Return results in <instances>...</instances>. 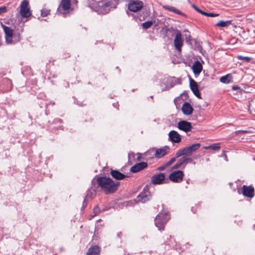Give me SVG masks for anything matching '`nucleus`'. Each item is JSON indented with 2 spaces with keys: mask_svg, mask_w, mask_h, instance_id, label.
<instances>
[{
  "mask_svg": "<svg viewBox=\"0 0 255 255\" xmlns=\"http://www.w3.org/2000/svg\"><path fill=\"white\" fill-rule=\"evenodd\" d=\"M176 160L175 157L172 158L169 161L165 163V166H168L173 163Z\"/></svg>",
  "mask_w": 255,
  "mask_h": 255,
  "instance_id": "nucleus-33",
  "label": "nucleus"
},
{
  "mask_svg": "<svg viewBox=\"0 0 255 255\" xmlns=\"http://www.w3.org/2000/svg\"><path fill=\"white\" fill-rule=\"evenodd\" d=\"M219 15V13H215L213 12H209V16L210 17H216Z\"/></svg>",
  "mask_w": 255,
  "mask_h": 255,
  "instance_id": "nucleus-37",
  "label": "nucleus"
},
{
  "mask_svg": "<svg viewBox=\"0 0 255 255\" xmlns=\"http://www.w3.org/2000/svg\"><path fill=\"white\" fill-rule=\"evenodd\" d=\"M197 11L199 12V11L200 10V9H199L197 6V7H195V9Z\"/></svg>",
  "mask_w": 255,
  "mask_h": 255,
  "instance_id": "nucleus-46",
  "label": "nucleus"
},
{
  "mask_svg": "<svg viewBox=\"0 0 255 255\" xmlns=\"http://www.w3.org/2000/svg\"><path fill=\"white\" fill-rule=\"evenodd\" d=\"M2 28L5 35V41L7 44L14 43L20 41V32H22L23 29L20 30V32L16 33L13 32L11 28L7 26L2 25Z\"/></svg>",
  "mask_w": 255,
  "mask_h": 255,
  "instance_id": "nucleus-3",
  "label": "nucleus"
},
{
  "mask_svg": "<svg viewBox=\"0 0 255 255\" xmlns=\"http://www.w3.org/2000/svg\"><path fill=\"white\" fill-rule=\"evenodd\" d=\"M192 7H193L194 9H195V7H197V6H196L195 4H193V5H192Z\"/></svg>",
  "mask_w": 255,
  "mask_h": 255,
  "instance_id": "nucleus-48",
  "label": "nucleus"
},
{
  "mask_svg": "<svg viewBox=\"0 0 255 255\" xmlns=\"http://www.w3.org/2000/svg\"><path fill=\"white\" fill-rule=\"evenodd\" d=\"M87 204V202L86 201V199L85 198L84 201V202H83V207L86 206Z\"/></svg>",
  "mask_w": 255,
  "mask_h": 255,
  "instance_id": "nucleus-41",
  "label": "nucleus"
},
{
  "mask_svg": "<svg viewBox=\"0 0 255 255\" xmlns=\"http://www.w3.org/2000/svg\"><path fill=\"white\" fill-rule=\"evenodd\" d=\"M211 149L214 150H217L220 148V143H214L210 145Z\"/></svg>",
  "mask_w": 255,
  "mask_h": 255,
  "instance_id": "nucleus-30",
  "label": "nucleus"
},
{
  "mask_svg": "<svg viewBox=\"0 0 255 255\" xmlns=\"http://www.w3.org/2000/svg\"><path fill=\"white\" fill-rule=\"evenodd\" d=\"M183 155H186V153L185 152L184 148L183 149L178 150L176 154H175V157L177 159V158H179L180 156H183Z\"/></svg>",
  "mask_w": 255,
  "mask_h": 255,
  "instance_id": "nucleus-27",
  "label": "nucleus"
},
{
  "mask_svg": "<svg viewBox=\"0 0 255 255\" xmlns=\"http://www.w3.org/2000/svg\"><path fill=\"white\" fill-rule=\"evenodd\" d=\"M184 176L183 171L181 170L174 171L170 173L169 179L173 182H181Z\"/></svg>",
  "mask_w": 255,
  "mask_h": 255,
  "instance_id": "nucleus-7",
  "label": "nucleus"
},
{
  "mask_svg": "<svg viewBox=\"0 0 255 255\" xmlns=\"http://www.w3.org/2000/svg\"><path fill=\"white\" fill-rule=\"evenodd\" d=\"M50 11V10L44 8L41 10V15L42 16H46L49 14Z\"/></svg>",
  "mask_w": 255,
  "mask_h": 255,
  "instance_id": "nucleus-29",
  "label": "nucleus"
},
{
  "mask_svg": "<svg viewBox=\"0 0 255 255\" xmlns=\"http://www.w3.org/2000/svg\"><path fill=\"white\" fill-rule=\"evenodd\" d=\"M116 68L117 69V70H119V67H117Z\"/></svg>",
  "mask_w": 255,
  "mask_h": 255,
  "instance_id": "nucleus-51",
  "label": "nucleus"
},
{
  "mask_svg": "<svg viewBox=\"0 0 255 255\" xmlns=\"http://www.w3.org/2000/svg\"><path fill=\"white\" fill-rule=\"evenodd\" d=\"M233 20H227L224 21L223 20H220L218 23H216V26L219 27H226L228 26L229 25L232 24Z\"/></svg>",
  "mask_w": 255,
  "mask_h": 255,
  "instance_id": "nucleus-25",
  "label": "nucleus"
},
{
  "mask_svg": "<svg viewBox=\"0 0 255 255\" xmlns=\"http://www.w3.org/2000/svg\"><path fill=\"white\" fill-rule=\"evenodd\" d=\"M111 174L113 178H115L117 180L123 179L127 176L125 174L122 173L118 170H112L111 171Z\"/></svg>",
  "mask_w": 255,
  "mask_h": 255,
  "instance_id": "nucleus-21",
  "label": "nucleus"
},
{
  "mask_svg": "<svg viewBox=\"0 0 255 255\" xmlns=\"http://www.w3.org/2000/svg\"><path fill=\"white\" fill-rule=\"evenodd\" d=\"M165 173H160L154 174L151 177V180L153 184H161L164 182Z\"/></svg>",
  "mask_w": 255,
  "mask_h": 255,
  "instance_id": "nucleus-10",
  "label": "nucleus"
},
{
  "mask_svg": "<svg viewBox=\"0 0 255 255\" xmlns=\"http://www.w3.org/2000/svg\"><path fill=\"white\" fill-rule=\"evenodd\" d=\"M147 166V163L145 162H141L135 164L130 168V171L133 173H136L141 171Z\"/></svg>",
  "mask_w": 255,
  "mask_h": 255,
  "instance_id": "nucleus-16",
  "label": "nucleus"
},
{
  "mask_svg": "<svg viewBox=\"0 0 255 255\" xmlns=\"http://www.w3.org/2000/svg\"><path fill=\"white\" fill-rule=\"evenodd\" d=\"M100 253V249L98 247L94 246L90 248L86 255H99Z\"/></svg>",
  "mask_w": 255,
  "mask_h": 255,
  "instance_id": "nucleus-23",
  "label": "nucleus"
},
{
  "mask_svg": "<svg viewBox=\"0 0 255 255\" xmlns=\"http://www.w3.org/2000/svg\"><path fill=\"white\" fill-rule=\"evenodd\" d=\"M19 13L22 17L27 18L31 16L29 1L28 0H23L19 6Z\"/></svg>",
  "mask_w": 255,
  "mask_h": 255,
  "instance_id": "nucleus-5",
  "label": "nucleus"
},
{
  "mask_svg": "<svg viewBox=\"0 0 255 255\" xmlns=\"http://www.w3.org/2000/svg\"><path fill=\"white\" fill-rule=\"evenodd\" d=\"M137 160H140V154L139 153H137Z\"/></svg>",
  "mask_w": 255,
  "mask_h": 255,
  "instance_id": "nucleus-42",
  "label": "nucleus"
},
{
  "mask_svg": "<svg viewBox=\"0 0 255 255\" xmlns=\"http://www.w3.org/2000/svg\"><path fill=\"white\" fill-rule=\"evenodd\" d=\"M201 146L199 143H194L191 145L184 147L186 156H191L192 154L197 150Z\"/></svg>",
  "mask_w": 255,
  "mask_h": 255,
  "instance_id": "nucleus-15",
  "label": "nucleus"
},
{
  "mask_svg": "<svg viewBox=\"0 0 255 255\" xmlns=\"http://www.w3.org/2000/svg\"><path fill=\"white\" fill-rule=\"evenodd\" d=\"M226 155V154H225V151H223V156H225Z\"/></svg>",
  "mask_w": 255,
  "mask_h": 255,
  "instance_id": "nucleus-47",
  "label": "nucleus"
},
{
  "mask_svg": "<svg viewBox=\"0 0 255 255\" xmlns=\"http://www.w3.org/2000/svg\"><path fill=\"white\" fill-rule=\"evenodd\" d=\"M232 89L234 90H237L240 89V87L238 86H234L232 87Z\"/></svg>",
  "mask_w": 255,
  "mask_h": 255,
  "instance_id": "nucleus-40",
  "label": "nucleus"
},
{
  "mask_svg": "<svg viewBox=\"0 0 255 255\" xmlns=\"http://www.w3.org/2000/svg\"><path fill=\"white\" fill-rule=\"evenodd\" d=\"M174 44L176 49L179 52H181L183 44V40L182 38L181 32L178 30L177 31V33L174 39Z\"/></svg>",
  "mask_w": 255,
  "mask_h": 255,
  "instance_id": "nucleus-8",
  "label": "nucleus"
},
{
  "mask_svg": "<svg viewBox=\"0 0 255 255\" xmlns=\"http://www.w3.org/2000/svg\"><path fill=\"white\" fill-rule=\"evenodd\" d=\"M71 0H62L58 8L57 12L63 13V11H67L71 7Z\"/></svg>",
  "mask_w": 255,
  "mask_h": 255,
  "instance_id": "nucleus-9",
  "label": "nucleus"
},
{
  "mask_svg": "<svg viewBox=\"0 0 255 255\" xmlns=\"http://www.w3.org/2000/svg\"><path fill=\"white\" fill-rule=\"evenodd\" d=\"M186 164L185 163V159L184 156H183L181 159H179L177 162L173 166V169H177L178 168H180L182 167L184 168Z\"/></svg>",
  "mask_w": 255,
  "mask_h": 255,
  "instance_id": "nucleus-24",
  "label": "nucleus"
},
{
  "mask_svg": "<svg viewBox=\"0 0 255 255\" xmlns=\"http://www.w3.org/2000/svg\"><path fill=\"white\" fill-rule=\"evenodd\" d=\"M170 217L167 212L159 213L155 218V225L160 231H163L164 225Z\"/></svg>",
  "mask_w": 255,
  "mask_h": 255,
  "instance_id": "nucleus-4",
  "label": "nucleus"
},
{
  "mask_svg": "<svg viewBox=\"0 0 255 255\" xmlns=\"http://www.w3.org/2000/svg\"><path fill=\"white\" fill-rule=\"evenodd\" d=\"M118 2L116 0H104L88 6L99 14H105L117 7Z\"/></svg>",
  "mask_w": 255,
  "mask_h": 255,
  "instance_id": "nucleus-1",
  "label": "nucleus"
},
{
  "mask_svg": "<svg viewBox=\"0 0 255 255\" xmlns=\"http://www.w3.org/2000/svg\"><path fill=\"white\" fill-rule=\"evenodd\" d=\"M166 167H167V166H165V164L164 165L159 167L158 168V170L159 171L163 170Z\"/></svg>",
  "mask_w": 255,
  "mask_h": 255,
  "instance_id": "nucleus-39",
  "label": "nucleus"
},
{
  "mask_svg": "<svg viewBox=\"0 0 255 255\" xmlns=\"http://www.w3.org/2000/svg\"><path fill=\"white\" fill-rule=\"evenodd\" d=\"M98 185L106 194L115 192L119 185V182H114L111 178L105 176L98 177L97 179Z\"/></svg>",
  "mask_w": 255,
  "mask_h": 255,
  "instance_id": "nucleus-2",
  "label": "nucleus"
},
{
  "mask_svg": "<svg viewBox=\"0 0 255 255\" xmlns=\"http://www.w3.org/2000/svg\"><path fill=\"white\" fill-rule=\"evenodd\" d=\"M202 69V65L198 60L196 61L192 66V70L193 73L196 75H198L201 72Z\"/></svg>",
  "mask_w": 255,
  "mask_h": 255,
  "instance_id": "nucleus-19",
  "label": "nucleus"
},
{
  "mask_svg": "<svg viewBox=\"0 0 255 255\" xmlns=\"http://www.w3.org/2000/svg\"><path fill=\"white\" fill-rule=\"evenodd\" d=\"M93 212L95 214L94 216L98 215L100 212V209H99V207L98 206L95 207L93 210Z\"/></svg>",
  "mask_w": 255,
  "mask_h": 255,
  "instance_id": "nucleus-35",
  "label": "nucleus"
},
{
  "mask_svg": "<svg viewBox=\"0 0 255 255\" xmlns=\"http://www.w3.org/2000/svg\"><path fill=\"white\" fill-rule=\"evenodd\" d=\"M184 159H185L186 164H187L188 163H191L193 161L192 158L187 157V156H186V155L184 156Z\"/></svg>",
  "mask_w": 255,
  "mask_h": 255,
  "instance_id": "nucleus-34",
  "label": "nucleus"
},
{
  "mask_svg": "<svg viewBox=\"0 0 255 255\" xmlns=\"http://www.w3.org/2000/svg\"><path fill=\"white\" fill-rule=\"evenodd\" d=\"M178 128L186 132L191 130L192 128L191 124L186 121H181L178 123Z\"/></svg>",
  "mask_w": 255,
  "mask_h": 255,
  "instance_id": "nucleus-12",
  "label": "nucleus"
},
{
  "mask_svg": "<svg viewBox=\"0 0 255 255\" xmlns=\"http://www.w3.org/2000/svg\"><path fill=\"white\" fill-rule=\"evenodd\" d=\"M238 59L239 60H244L247 62H249L250 61L251 58L249 57H245L242 55H239L237 57Z\"/></svg>",
  "mask_w": 255,
  "mask_h": 255,
  "instance_id": "nucleus-32",
  "label": "nucleus"
},
{
  "mask_svg": "<svg viewBox=\"0 0 255 255\" xmlns=\"http://www.w3.org/2000/svg\"><path fill=\"white\" fill-rule=\"evenodd\" d=\"M3 82L6 83L8 85L7 90H10L12 86V82H11V80L9 79H5L3 80Z\"/></svg>",
  "mask_w": 255,
  "mask_h": 255,
  "instance_id": "nucleus-31",
  "label": "nucleus"
},
{
  "mask_svg": "<svg viewBox=\"0 0 255 255\" xmlns=\"http://www.w3.org/2000/svg\"><path fill=\"white\" fill-rule=\"evenodd\" d=\"M168 147H165L162 148L156 149L155 157L158 158H161L167 154Z\"/></svg>",
  "mask_w": 255,
  "mask_h": 255,
  "instance_id": "nucleus-20",
  "label": "nucleus"
},
{
  "mask_svg": "<svg viewBox=\"0 0 255 255\" xmlns=\"http://www.w3.org/2000/svg\"><path fill=\"white\" fill-rule=\"evenodd\" d=\"M75 0V2H76V3H77V2H78V1H77V0Z\"/></svg>",
  "mask_w": 255,
  "mask_h": 255,
  "instance_id": "nucleus-50",
  "label": "nucleus"
},
{
  "mask_svg": "<svg viewBox=\"0 0 255 255\" xmlns=\"http://www.w3.org/2000/svg\"><path fill=\"white\" fill-rule=\"evenodd\" d=\"M143 6V3L140 0H129L128 3V9L132 12L140 10Z\"/></svg>",
  "mask_w": 255,
  "mask_h": 255,
  "instance_id": "nucleus-6",
  "label": "nucleus"
},
{
  "mask_svg": "<svg viewBox=\"0 0 255 255\" xmlns=\"http://www.w3.org/2000/svg\"><path fill=\"white\" fill-rule=\"evenodd\" d=\"M152 24H153V22L152 21H146L142 23V26L144 29H148L149 27H150L151 26V25H152Z\"/></svg>",
  "mask_w": 255,
  "mask_h": 255,
  "instance_id": "nucleus-28",
  "label": "nucleus"
},
{
  "mask_svg": "<svg viewBox=\"0 0 255 255\" xmlns=\"http://www.w3.org/2000/svg\"><path fill=\"white\" fill-rule=\"evenodd\" d=\"M163 7L167 10L173 12L175 13L181 15H185V14L181 12L179 10L176 8L175 7L169 6V5H163Z\"/></svg>",
  "mask_w": 255,
  "mask_h": 255,
  "instance_id": "nucleus-22",
  "label": "nucleus"
},
{
  "mask_svg": "<svg viewBox=\"0 0 255 255\" xmlns=\"http://www.w3.org/2000/svg\"><path fill=\"white\" fill-rule=\"evenodd\" d=\"M190 87L193 94L198 98L201 99L200 93L196 82L192 78L190 79Z\"/></svg>",
  "mask_w": 255,
  "mask_h": 255,
  "instance_id": "nucleus-14",
  "label": "nucleus"
},
{
  "mask_svg": "<svg viewBox=\"0 0 255 255\" xmlns=\"http://www.w3.org/2000/svg\"><path fill=\"white\" fill-rule=\"evenodd\" d=\"M116 68L117 69V70H119V67H117Z\"/></svg>",
  "mask_w": 255,
  "mask_h": 255,
  "instance_id": "nucleus-52",
  "label": "nucleus"
},
{
  "mask_svg": "<svg viewBox=\"0 0 255 255\" xmlns=\"http://www.w3.org/2000/svg\"><path fill=\"white\" fill-rule=\"evenodd\" d=\"M181 110L183 113L187 116L191 115L193 111L192 107L188 102H185L183 104Z\"/></svg>",
  "mask_w": 255,
  "mask_h": 255,
  "instance_id": "nucleus-18",
  "label": "nucleus"
},
{
  "mask_svg": "<svg viewBox=\"0 0 255 255\" xmlns=\"http://www.w3.org/2000/svg\"><path fill=\"white\" fill-rule=\"evenodd\" d=\"M232 77L231 74H228L226 76H222L220 78V81L223 83H229L231 82Z\"/></svg>",
  "mask_w": 255,
  "mask_h": 255,
  "instance_id": "nucleus-26",
  "label": "nucleus"
},
{
  "mask_svg": "<svg viewBox=\"0 0 255 255\" xmlns=\"http://www.w3.org/2000/svg\"><path fill=\"white\" fill-rule=\"evenodd\" d=\"M6 11V8L5 6L0 7V14L4 13Z\"/></svg>",
  "mask_w": 255,
  "mask_h": 255,
  "instance_id": "nucleus-36",
  "label": "nucleus"
},
{
  "mask_svg": "<svg viewBox=\"0 0 255 255\" xmlns=\"http://www.w3.org/2000/svg\"><path fill=\"white\" fill-rule=\"evenodd\" d=\"M248 132L247 130H239L236 131V134H239L240 133H245Z\"/></svg>",
  "mask_w": 255,
  "mask_h": 255,
  "instance_id": "nucleus-38",
  "label": "nucleus"
},
{
  "mask_svg": "<svg viewBox=\"0 0 255 255\" xmlns=\"http://www.w3.org/2000/svg\"><path fill=\"white\" fill-rule=\"evenodd\" d=\"M204 12H205V11H203V10H202L200 9V10L199 11V12H199L200 13H201L202 14H203V13H204Z\"/></svg>",
  "mask_w": 255,
  "mask_h": 255,
  "instance_id": "nucleus-45",
  "label": "nucleus"
},
{
  "mask_svg": "<svg viewBox=\"0 0 255 255\" xmlns=\"http://www.w3.org/2000/svg\"><path fill=\"white\" fill-rule=\"evenodd\" d=\"M225 159L226 160H228V159H227V155H225Z\"/></svg>",
  "mask_w": 255,
  "mask_h": 255,
  "instance_id": "nucleus-49",
  "label": "nucleus"
},
{
  "mask_svg": "<svg viewBox=\"0 0 255 255\" xmlns=\"http://www.w3.org/2000/svg\"><path fill=\"white\" fill-rule=\"evenodd\" d=\"M203 15L207 16H209V12H207L205 11L204 13H203Z\"/></svg>",
  "mask_w": 255,
  "mask_h": 255,
  "instance_id": "nucleus-43",
  "label": "nucleus"
},
{
  "mask_svg": "<svg viewBox=\"0 0 255 255\" xmlns=\"http://www.w3.org/2000/svg\"><path fill=\"white\" fill-rule=\"evenodd\" d=\"M204 149H211V148H210V145H209V146H204Z\"/></svg>",
  "mask_w": 255,
  "mask_h": 255,
  "instance_id": "nucleus-44",
  "label": "nucleus"
},
{
  "mask_svg": "<svg viewBox=\"0 0 255 255\" xmlns=\"http://www.w3.org/2000/svg\"><path fill=\"white\" fill-rule=\"evenodd\" d=\"M169 138L172 142L179 143L181 141V138L180 135L175 130H171L169 132Z\"/></svg>",
  "mask_w": 255,
  "mask_h": 255,
  "instance_id": "nucleus-17",
  "label": "nucleus"
},
{
  "mask_svg": "<svg viewBox=\"0 0 255 255\" xmlns=\"http://www.w3.org/2000/svg\"><path fill=\"white\" fill-rule=\"evenodd\" d=\"M150 196L149 192L147 190L144 189L143 191L137 196L136 200L137 202L144 203L150 199Z\"/></svg>",
  "mask_w": 255,
  "mask_h": 255,
  "instance_id": "nucleus-11",
  "label": "nucleus"
},
{
  "mask_svg": "<svg viewBox=\"0 0 255 255\" xmlns=\"http://www.w3.org/2000/svg\"><path fill=\"white\" fill-rule=\"evenodd\" d=\"M243 195L249 198H253L255 195L254 187L251 186L244 185L242 187Z\"/></svg>",
  "mask_w": 255,
  "mask_h": 255,
  "instance_id": "nucleus-13",
  "label": "nucleus"
}]
</instances>
